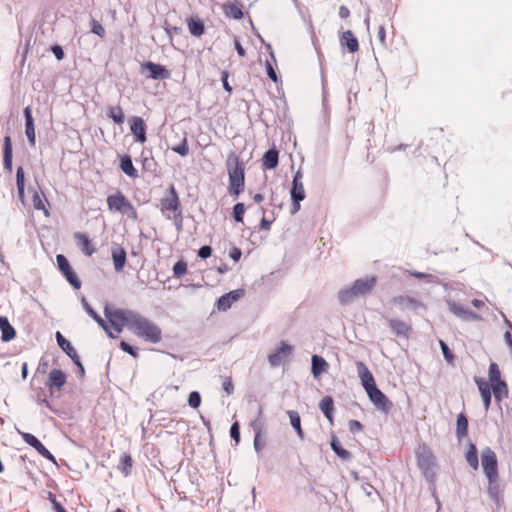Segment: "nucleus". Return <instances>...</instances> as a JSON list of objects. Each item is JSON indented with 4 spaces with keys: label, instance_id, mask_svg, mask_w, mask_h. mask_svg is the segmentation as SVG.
Wrapping results in <instances>:
<instances>
[{
    "label": "nucleus",
    "instance_id": "obj_28",
    "mask_svg": "<svg viewBox=\"0 0 512 512\" xmlns=\"http://www.w3.org/2000/svg\"><path fill=\"white\" fill-rule=\"evenodd\" d=\"M75 238L78 240V245L85 255L91 256L95 252V249L93 248L91 241L86 234L76 233Z\"/></svg>",
    "mask_w": 512,
    "mask_h": 512
},
{
    "label": "nucleus",
    "instance_id": "obj_6",
    "mask_svg": "<svg viewBox=\"0 0 512 512\" xmlns=\"http://www.w3.org/2000/svg\"><path fill=\"white\" fill-rule=\"evenodd\" d=\"M449 311L463 321H481L482 317L476 312L465 308L463 305L452 300H446Z\"/></svg>",
    "mask_w": 512,
    "mask_h": 512
},
{
    "label": "nucleus",
    "instance_id": "obj_37",
    "mask_svg": "<svg viewBox=\"0 0 512 512\" xmlns=\"http://www.w3.org/2000/svg\"><path fill=\"white\" fill-rule=\"evenodd\" d=\"M223 9H224L225 15L228 17H231L236 20L243 18L242 9L234 3L229 2V3L224 4Z\"/></svg>",
    "mask_w": 512,
    "mask_h": 512
},
{
    "label": "nucleus",
    "instance_id": "obj_1",
    "mask_svg": "<svg viewBox=\"0 0 512 512\" xmlns=\"http://www.w3.org/2000/svg\"><path fill=\"white\" fill-rule=\"evenodd\" d=\"M122 319L127 321V329L138 338L156 344L162 339L160 327L144 315L131 310V313H120Z\"/></svg>",
    "mask_w": 512,
    "mask_h": 512
},
{
    "label": "nucleus",
    "instance_id": "obj_3",
    "mask_svg": "<svg viewBox=\"0 0 512 512\" xmlns=\"http://www.w3.org/2000/svg\"><path fill=\"white\" fill-rule=\"evenodd\" d=\"M376 276L357 279L350 287L342 288L338 292V299L341 304L352 303L356 298L368 295L376 284Z\"/></svg>",
    "mask_w": 512,
    "mask_h": 512
},
{
    "label": "nucleus",
    "instance_id": "obj_8",
    "mask_svg": "<svg viewBox=\"0 0 512 512\" xmlns=\"http://www.w3.org/2000/svg\"><path fill=\"white\" fill-rule=\"evenodd\" d=\"M56 261L59 270L65 276L66 280L70 283V285L74 289H79L81 287V281L79 280L75 272L72 270L67 258L64 255L59 254L56 257Z\"/></svg>",
    "mask_w": 512,
    "mask_h": 512
},
{
    "label": "nucleus",
    "instance_id": "obj_58",
    "mask_svg": "<svg viewBox=\"0 0 512 512\" xmlns=\"http://www.w3.org/2000/svg\"><path fill=\"white\" fill-rule=\"evenodd\" d=\"M212 254V248L208 245H204L202 247H200V249L198 250V256L202 259H207L211 256Z\"/></svg>",
    "mask_w": 512,
    "mask_h": 512
},
{
    "label": "nucleus",
    "instance_id": "obj_11",
    "mask_svg": "<svg viewBox=\"0 0 512 512\" xmlns=\"http://www.w3.org/2000/svg\"><path fill=\"white\" fill-rule=\"evenodd\" d=\"M19 434L22 436V439L31 447H33L42 457L46 458L47 460L52 461L53 463L56 462L55 457L53 454L39 441V439L34 436L33 434L27 433V432H21L18 431Z\"/></svg>",
    "mask_w": 512,
    "mask_h": 512
},
{
    "label": "nucleus",
    "instance_id": "obj_60",
    "mask_svg": "<svg viewBox=\"0 0 512 512\" xmlns=\"http://www.w3.org/2000/svg\"><path fill=\"white\" fill-rule=\"evenodd\" d=\"M265 446V441L262 440V435H255L254 437V448L257 452H260Z\"/></svg>",
    "mask_w": 512,
    "mask_h": 512
},
{
    "label": "nucleus",
    "instance_id": "obj_48",
    "mask_svg": "<svg viewBox=\"0 0 512 512\" xmlns=\"http://www.w3.org/2000/svg\"><path fill=\"white\" fill-rule=\"evenodd\" d=\"M187 264L180 260L173 266V275L175 278H181L186 274Z\"/></svg>",
    "mask_w": 512,
    "mask_h": 512
},
{
    "label": "nucleus",
    "instance_id": "obj_2",
    "mask_svg": "<svg viewBox=\"0 0 512 512\" xmlns=\"http://www.w3.org/2000/svg\"><path fill=\"white\" fill-rule=\"evenodd\" d=\"M417 466L422 472L423 477L429 483V490L432 496L438 501L436 496L437 481V463L431 449L426 444L418 445L416 449Z\"/></svg>",
    "mask_w": 512,
    "mask_h": 512
},
{
    "label": "nucleus",
    "instance_id": "obj_50",
    "mask_svg": "<svg viewBox=\"0 0 512 512\" xmlns=\"http://www.w3.org/2000/svg\"><path fill=\"white\" fill-rule=\"evenodd\" d=\"M175 153H178L181 156H186L189 153V146L187 142V137L184 136L181 143L177 146L171 148Z\"/></svg>",
    "mask_w": 512,
    "mask_h": 512
},
{
    "label": "nucleus",
    "instance_id": "obj_43",
    "mask_svg": "<svg viewBox=\"0 0 512 512\" xmlns=\"http://www.w3.org/2000/svg\"><path fill=\"white\" fill-rule=\"evenodd\" d=\"M290 194L291 198L304 200L306 195L303 182H292Z\"/></svg>",
    "mask_w": 512,
    "mask_h": 512
},
{
    "label": "nucleus",
    "instance_id": "obj_20",
    "mask_svg": "<svg viewBox=\"0 0 512 512\" xmlns=\"http://www.w3.org/2000/svg\"><path fill=\"white\" fill-rule=\"evenodd\" d=\"M111 256L115 271L121 272L126 264V251L121 246L114 245L111 249Z\"/></svg>",
    "mask_w": 512,
    "mask_h": 512
},
{
    "label": "nucleus",
    "instance_id": "obj_9",
    "mask_svg": "<svg viewBox=\"0 0 512 512\" xmlns=\"http://www.w3.org/2000/svg\"><path fill=\"white\" fill-rule=\"evenodd\" d=\"M367 395L370 399V401L374 404V406L384 412L388 413L392 407V403L388 400L386 395L378 389V387H370V390H368Z\"/></svg>",
    "mask_w": 512,
    "mask_h": 512
},
{
    "label": "nucleus",
    "instance_id": "obj_14",
    "mask_svg": "<svg viewBox=\"0 0 512 512\" xmlns=\"http://www.w3.org/2000/svg\"><path fill=\"white\" fill-rule=\"evenodd\" d=\"M66 383V374L60 369H52L46 382L51 394L59 391Z\"/></svg>",
    "mask_w": 512,
    "mask_h": 512
},
{
    "label": "nucleus",
    "instance_id": "obj_27",
    "mask_svg": "<svg viewBox=\"0 0 512 512\" xmlns=\"http://www.w3.org/2000/svg\"><path fill=\"white\" fill-rule=\"evenodd\" d=\"M319 408L330 423L333 421L334 403L331 396H325L319 403Z\"/></svg>",
    "mask_w": 512,
    "mask_h": 512
},
{
    "label": "nucleus",
    "instance_id": "obj_64",
    "mask_svg": "<svg viewBox=\"0 0 512 512\" xmlns=\"http://www.w3.org/2000/svg\"><path fill=\"white\" fill-rule=\"evenodd\" d=\"M229 256L233 261L238 262L242 256V252L239 248L233 247L230 250Z\"/></svg>",
    "mask_w": 512,
    "mask_h": 512
},
{
    "label": "nucleus",
    "instance_id": "obj_55",
    "mask_svg": "<svg viewBox=\"0 0 512 512\" xmlns=\"http://www.w3.org/2000/svg\"><path fill=\"white\" fill-rule=\"evenodd\" d=\"M120 348L130 354L131 356H133L134 358H136L138 356V352H137V349L133 346H131L128 342L126 341H121L120 343Z\"/></svg>",
    "mask_w": 512,
    "mask_h": 512
},
{
    "label": "nucleus",
    "instance_id": "obj_38",
    "mask_svg": "<svg viewBox=\"0 0 512 512\" xmlns=\"http://www.w3.org/2000/svg\"><path fill=\"white\" fill-rule=\"evenodd\" d=\"M16 185L19 199L24 202L25 175L22 167H18L16 171Z\"/></svg>",
    "mask_w": 512,
    "mask_h": 512
},
{
    "label": "nucleus",
    "instance_id": "obj_18",
    "mask_svg": "<svg viewBox=\"0 0 512 512\" xmlns=\"http://www.w3.org/2000/svg\"><path fill=\"white\" fill-rule=\"evenodd\" d=\"M358 376L361 380V384L367 392L370 390V387H376L374 377L368 367L362 362L358 361L356 363Z\"/></svg>",
    "mask_w": 512,
    "mask_h": 512
},
{
    "label": "nucleus",
    "instance_id": "obj_46",
    "mask_svg": "<svg viewBox=\"0 0 512 512\" xmlns=\"http://www.w3.org/2000/svg\"><path fill=\"white\" fill-rule=\"evenodd\" d=\"M489 381L492 384H495L497 382H503L501 380V373L498 365L494 362H492L489 366Z\"/></svg>",
    "mask_w": 512,
    "mask_h": 512
},
{
    "label": "nucleus",
    "instance_id": "obj_51",
    "mask_svg": "<svg viewBox=\"0 0 512 512\" xmlns=\"http://www.w3.org/2000/svg\"><path fill=\"white\" fill-rule=\"evenodd\" d=\"M32 202L33 207L36 210H44L47 213V210L45 209L44 200L37 191H34L33 193Z\"/></svg>",
    "mask_w": 512,
    "mask_h": 512
},
{
    "label": "nucleus",
    "instance_id": "obj_56",
    "mask_svg": "<svg viewBox=\"0 0 512 512\" xmlns=\"http://www.w3.org/2000/svg\"><path fill=\"white\" fill-rule=\"evenodd\" d=\"M410 274L418 279H427L429 282H435L437 277L432 274H426L418 271H412Z\"/></svg>",
    "mask_w": 512,
    "mask_h": 512
},
{
    "label": "nucleus",
    "instance_id": "obj_59",
    "mask_svg": "<svg viewBox=\"0 0 512 512\" xmlns=\"http://www.w3.org/2000/svg\"><path fill=\"white\" fill-rule=\"evenodd\" d=\"M223 390L228 394L231 395L234 392V385L232 383V380L230 377H226L222 383Z\"/></svg>",
    "mask_w": 512,
    "mask_h": 512
},
{
    "label": "nucleus",
    "instance_id": "obj_24",
    "mask_svg": "<svg viewBox=\"0 0 512 512\" xmlns=\"http://www.w3.org/2000/svg\"><path fill=\"white\" fill-rule=\"evenodd\" d=\"M279 162V152L275 148L267 150L262 158L263 166L266 169H274L277 167Z\"/></svg>",
    "mask_w": 512,
    "mask_h": 512
},
{
    "label": "nucleus",
    "instance_id": "obj_42",
    "mask_svg": "<svg viewBox=\"0 0 512 512\" xmlns=\"http://www.w3.org/2000/svg\"><path fill=\"white\" fill-rule=\"evenodd\" d=\"M474 381L478 386L482 398L491 395V383H488L480 377H475Z\"/></svg>",
    "mask_w": 512,
    "mask_h": 512
},
{
    "label": "nucleus",
    "instance_id": "obj_62",
    "mask_svg": "<svg viewBox=\"0 0 512 512\" xmlns=\"http://www.w3.org/2000/svg\"><path fill=\"white\" fill-rule=\"evenodd\" d=\"M51 51L53 52L57 60H62L64 58V51L61 46L54 45L52 46Z\"/></svg>",
    "mask_w": 512,
    "mask_h": 512
},
{
    "label": "nucleus",
    "instance_id": "obj_30",
    "mask_svg": "<svg viewBox=\"0 0 512 512\" xmlns=\"http://www.w3.org/2000/svg\"><path fill=\"white\" fill-rule=\"evenodd\" d=\"M121 170L129 177L135 178L138 176V172L135 169L132 159L129 155H124L120 161Z\"/></svg>",
    "mask_w": 512,
    "mask_h": 512
},
{
    "label": "nucleus",
    "instance_id": "obj_33",
    "mask_svg": "<svg viewBox=\"0 0 512 512\" xmlns=\"http://www.w3.org/2000/svg\"><path fill=\"white\" fill-rule=\"evenodd\" d=\"M342 44L346 45L349 52L354 53L359 49V43L350 30L343 33Z\"/></svg>",
    "mask_w": 512,
    "mask_h": 512
},
{
    "label": "nucleus",
    "instance_id": "obj_12",
    "mask_svg": "<svg viewBox=\"0 0 512 512\" xmlns=\"http://www.w3.org/2000/svg\"><path fill=\"white\" fill-rule=\"evenodd\" d=\"M120 313H131V310L129 309H116V310H110L108 307H105L104 314L105 317L109 320L111 323V326L115 329L117 333L122 332L123 325L127 327V321L122 319V316Z\"/></svg>",
    "mask_w": 512,
    "mask_h": 512
},
{
    "label": "nucleus",
    "instance_id": "obj_44",
    "mask_svg": "<svg viewBox=\"0 0 512 512\" xmlns=\"http://www.w3.org/2000/svg\"><path fill=\"white\" fill-rule=\"evenodd\" d=\"M261 416H262V408H261V406H259L258 407V417L255 420H253L250 424L255 435H262V432H263L264 422H263Z\"/></svg>",
    "mask_w": 512,
    "mask_h": 512
},
{
    "label": "nucleus",
    "instance_id": "obj_54",
    "mask_svg": "<svg viewBox=\"0 0 512 512\" xmlns=\"http://www.w3.org/2000/svg\"><path fill=\"white\" fill-rule=\"evenodd\" d=\"M230 436L236 442V444L240 441V426L238 422H234L230 427Z\"/></svg>",
    "mask_w": 512,
    "mask_h": 512
},
{
    "label": "nucleus",
    "instance_id": "obj_23",
    "mask_svg": "<svg viewBox=\"0 0 512 512\" xmlns=\"http://www.w3.org/2000/svg\"><path fill=\"white\" fill-rule=\"evenodd\" d=\"M12 142L10 136H5L3 141V164L9 172L12 171Z\"/></svg>",
    "mask_w": 512,
    "mask_h": 512
},
{
    "label": "nucleus",
    "instance_id": "obj_31",
    "mask_svg": "<svg viewBox=\"0 0 512 512\" xmlns=\"http://www.w3.org/2000/svg\"><path fill=\"white\" fill-rule=\"evenodd\" d=\"M389 326L397 336H407L410 330V327L405 322L398 319H391Z\"/></svg>",
    "mask_w": 512,
    "mask_h": 512
},
{
    "label": "nucleus",
    "instance_id": "obj_5",
    "mask_svg": "<svg viewBox=\"0 0 512 512\" xmlns=\"http://www.w3.org/2000/svg\"><path fill=\"white\" fill-rule=\"evenodd\" d=\"M107 205L111 211L123 213L131 219L137 218L135 208L120 191L107 197Z\"/></svg>",
    "mask_w": 512,
    "mask_h": 512
},
{
    "label": "nucleus",
    "instance_id": "obj_17",
    "mask_svg": "<svg viewBox=\"0 0 512 512\" xmlns=\"http://www.w3.org/2000/svg\"><path fill=\"white\" fill-rule=\"evenodd\" d=\"M130 130L137 142H146V126L142 118L137 116L132 117L130 119Z\"/></svg>",
    "mask_w": 512,
    "mask_h": 512
},
{
    "label": "nucleus",
    "instance_id": "obj_21",
    "mask_svg": "<svg viewBox=\"0 0 512 512\" xmlns=\"http://www.w3.org/2000/svg\"><path fill=\"white\" fill-rule=\"evenodd\" d=\"M393 301L398 304L401 309L417 310L424 308V305L419 300L409 296H399L394 298Z\"/></svg>",
    "mask_w": 512,
    "mask_h": 512
},
{
    "label": "nucleus",
    "instance_id": "obj_7",
    "mask_svg": "<svg viewBox=\"0 0 512 512\" xmlns=\"http://www.w3.org/2000/svg\"><path fill=\"white\" fill-rule=\"evenodd\" d=\"M482 467L488 479L498 478L496 454L488 447L482 451Z\"/></svg>",
    "mask_w": 512,
    "mask_h": 512
},
{
    "label": "nucleus",
    "instance_id": "obj_45",
    "mask_svg": "<svg viewBox=\"0 0 512 512\" xmlns=\"http://www.w3.org/2000/svg\"><path fill=\"white\" fill-rule=\"evenodd\" d=\"M132 458L129 454H124L120 460V464L118 468L121 470V472L128 476L130 474V469L132 467Z\"/></svg>",
    "mask_w": 512,
    "mask_h": 512
},
{
    "label": "nucleus",
    "instance_id": "obj_29",
    "mask_svg": "<svg viewBox=\"0 0 512 512\" xmlns=\"http://www.w3.org/2000/svg\"><path fill=\"white\" fill-rule=\"evenodd\" d=\"M330 445H331V449L333 450V452L339 458H341L342 460H350L351 459V457H352L351 453L342 447L340 441L338 440V438L336 436H332Z\"/></svg>",
    "mask_w": 512,
    "mask_h": 512
},
{
    "label": "nucleus",
    "instance_id": "obj_19",
    "mask_svg": "<svg viewBox=\"0 0 512 512\" xmlns=\"http://www.w3.org/2000/svg\"><path fill=\"white\" fill-rule=\"evenodd\" d=\"M24 117H25V134L28 138V141L31 146H35L36 143V135H35V126L34 120L32 116V110L30 106H27L24 109Z\"/></svg>",
    "mask_w": 512,
    "mask_h": 512
},
{
    "label": "nucleus",
    "instance_id": "obj_22",
    "mask_svg": "<svg viewBox=\"0 0 512 512\" xmlns=\"http://www.w3.org/2000/svg\"><path fill=\"white\" fill-rule=\"evenodd\" d=\"M0 330L2 332L1 340L9 342L14 339L16 332L13 326L9 323L7 317L0 316Z\"/></svg>",
    "mask_w": 512,
    "mask_h": 512
},
{
    "label": "nucleus",
    "instance_id": "obj_13",
    "mask_svg": "<svg viewBox=\"0 0 512 512\" xmlns=\"http://www.w3.org/2000/svg\"><path fill=\"white\" fill-rule=\"evenodd\" d=\"M293 347L282 341L280 347L268 355V361L271 367H279L283 361L292 353Z\"/></svg>",
    "mask_w": 512,
    "mask_h": 512
},
{
    "label": "nucleus",
    "instance_id": "obj_25",
    "mask_svg": "<svg viewBox=\"0 0 512 512\" xmlns=\"http://www.w3.org/2000/svg\"><path fill=\"white\" fill-rule=\"evenodd\" d=\"M328 369V363L326 360L318 355L312 356V375L314 378H318L322 373L326 372Z\"/></svg>",
    "mask_w": 512,
    "mask_h": 512
},
{
    "label": "nucleus",
    "instance_id": "obj_34",
    "mask_svg": "<svg viewBox=\"0 0 512 512\" xmlns=\"http://www.w3.org/2000/svg\"><path fill=\"white\" fill-rule=\"evenodd\" d=\"M81 303L84 310L98 323V325L103 330H107V323L101 318L99 314L96 313V311L89 305L84 297L82 298Z\"/></svg>",
    "mask_w": 512,
    "mask_h": 512
},
{
    "label": "nucleus",
    "instance_id": "obj_63",
    "mask_svg": "<svg viewBox=\"0 0 512 512\" xmlns=\"http://www.w3.org/2000/svg\"><path fill=\"white\" fill-rule=\"evenodd\" d=\"M171 219L174 220V224L178 231L182 230V213L181 211H178V213H175L173 216H171Z\"/></svg>",
    "mask_w": 512,
    "mask_h": 512
},
{
    "label": "nucleus",
    "instance_id": "obj_36",
    "mask_svg": "<svg viewBox=\"0 0 512 512\" xmlns=\"http://www.w3.org/2000/svg\"><path fill=\"white\" fill-rule=\"evenodd\" d=\"M189 32L196 37L204 33V24L200 19L189 18L187 20Z\"/></svg>",
    "mask_w": 512,
    "mask_h": 512
},
{
    "label": "nucleus",
    "instance_id": "obj_10",
    "mask_svg": "<svg viewBox=\"0 0 512 512\" xmlns=\"http://www.w3.org/2000/svg\"><path fill=\"white\" fill-rule=\"evenodd\" d=\"M161 205L162 213L167 219H171V215L169 214L170 211L174 214L181 211L179 197L174 186L170 187V195L162 199Z\"/></svg>",
    "mask_w": 512,
    "mask_h": 512
},
{
    "label": "nucleus",
    "instance_id": "obj_39",
    "mask_svg": "<svg viewBox=\"0 0 512 512\" xmlns=\"http://www.w3.org/2000/svg\"><path fill=\"white\" fill-rule=\"evenodd\" d=\"M492 390L496 401H501L502 397L508 396V388L505 382H497L492 384Z\"/></svg>",
    "mask_w": 512,
    "mask_h": 512
},
{
    "label": "nucleus",
    "instance_id": "obj_26",
    "mask_svg": "<svg viewBox=\"0 0 512 512\" xmlns=\"http://www.w3.org/2000/svg\"><path fill=\"white\" fill-rule=\"evenodd\" d=\"M56 340L59 347L71 358H77L78 354L71 343L60 333L56 332Z\"/></svg>",
    "mask_w": 512,
    "mask_h": 512
},
{
    "label": "nucleus",
    "instance_id": "obj_57",
    "mask_svg": "<svg viewBox=\"0 0 512 512\" xmlns=\"http://www.w3.org/2000/svg\"><path fill=\"white\" fill-rule=\"evenodd\" d=\"M92 33L100 36V37H103L105 35V29L103 28V26L96 20H92V29H91Z\"/></svg>",
    "mask_w": 512,
    "mask_h": 512
},
{
    "label": "nucleus",
    "instance_id": "obj_47",
    "mask_svg": "<svg viewBox=\"0 0 512 512\" xmlns=\"http://www.w3.org/2000/svg\"><path fill=\"white\" fill-rule=\"evenodd\" d=\"M497 479L498 478L488 479L489 485H488L487 492H488L489 497L494 501L499 500V486L497 484Z\"/></svg>",
    "mask_w": 512,
    "mask_h": 512
},
{
    "label": "nucleus",
    "instance_id": "obj_40",
    "mask_svg": "<svg viewBox=\"0 0 512 512\" xmlns=\"http://www.w3.org/2000/svg\"><path fill=\"white\" fill-rule=\"evenodd\" d=\"M466 460L468 464L473 468H478V454L476 446L473 443H469V449L466 453Z\"/></svg>",
    "mask_w": 512,
    "mask_h": 512
},
{
    "label": "nucleus",
    "instance_id": "obj_53",
    "mask_svg": "<svg viewBox=\"0 0 512 512\" xmlns=\"http://www.w3.org/2000/svg\"><path fill=\"white\" fill-rule=\"evenodd\" d=\"M440 347L445 360L449 363H452L454 356L451 350L449 349L448 345L444 341L440 340Z\"/></svg>",
    "mask_w": 512,
    "mask_h": 512
},
{
    "label": "nucleus",
    "instance_id": "obj_4",
    "mask_svg": "<svg viewBox=\"0 0 512 512\" xmlns=\"http://www.w3.org/2000/svg\"><path fill=\"white\" fill-rule=\"evenodd\" d=\"M227 170L229 176V194L237 199L245 188L244 164L239 161L238 157H229Z\"/></svg>",
    "mask_w": 512,
    "mask_h": 512
},
{
    "label": "nucleus",
    "instance_id": "obj_41",
    "mask_svg": "<svg viewBox=\"0 0 512 512\" xmlns=\"http://www.w3.org/2000/svg\"><path fill=\"white\" fill-rule=\"evenodd\" d=\"M108 116L117 124H123L125 120L124 112L120 106L109 108Z\"/></svg>",
    "mask_w": 512,
    "mask_h": 512
},
{
    "label": "nucleus",
    "instance_id": "obj_32",
    "mask_svg": "<svg viewBox=\"0 0 512 512\" xmlns=\"http://www.w3.org/2000/svg\"><path fill=\"white\" fill-rule=\"evenodd\" d=\"M468 434V419L464 413L457 416L456 435L459 439L466 437Z\"/></svg>",
    "mask_w": 512,
    "mask_h": 512
},
{
    "label": "nucleus",
    "instance_id": "obj_35",
    "mask_svg": "<svg viewBox=\"0 0 512 512\" xmlns=\"http://www.w3.org/2000/svg\"><path fill=\"white\" fill-rule=\"evenodd\" d=\"M288 416H289V419H290V424L291 426L295 429L297 435L299 436L300 439H303L304 438V433H303V430L301 428V418H300V415L297 411H293V410H289L288 412Z\"/></svg>",
    "mask_w": 512,
    "mask_h": 512
},
{
    "label": "nucleus",
    "instance_id": "obj_52",
    "mask_svg": "<svg viewBox=\"0 0 512 512\" xmlns=\"http://www.w3.org/2000/svg\"><path fill=\"white\" fill-rule=\"evenodd\" d=\"M188 404L192 408H198L201 404V395L197 391H192L189 394Z\"/></svg>",
    "mask_w": 512,
    "mask_h": 512
},
{
    "label": "nucleus",
    "instance_id": "obj_49",
    "mask_svg": "<svg viewBox=\"0 0 512 512\" xmlns=\"http://www.w3.org/2000/svg\"><path fill=\"white\" fill-rule=\"evenodd\" d=\"M245 212V206L243 203H236L233 207V218L236 222H243V215Z\"/></svg>",
    "mask_w": 512,
    "mask_h": 512
},
{
    "label": "nucleus",
    "instance_id": "obj_61",
    "mask_svg": "<svg viewBox=\"0 0 512 512\" xmlns=\"http://www.w3.org/2000/svg\"><path fill=\"white\" fill-rule=\"evenodd\" d=\"M348 427L352 433L361 431L363 428L362 424L357 420H350L348 423Z\"/></svg>",
    "mask_w": 512,
    "mask_h": 512
},
{
    "label": "nucleus",
    "instance_id": "obj_16",
    "mask_svg": "<svg viewBox=\"0 0 512 512\" xmlns=\"http://www.w3.org/2000/svg\"><path fill=\"white\" fill-rule=\"evenodd\" d=\"M143 69L149 72L148 77L154 80H165L170 77V72L164 66L153 62H146Z\"/></svg>",
    "mask_w": 512,
    "mask_h": 512
},
{
    "label": "nucleus",
    "instance_id": "obj_15",
    "mask_svg": "<svg viewBox=\"0 0 512 512\" xmlns=\"http://www.w3.org/2000/svg\"><path fill=\"white\" fill-rule=\"evenodd\" d=\"M242 296H244L243 289H236L222 295L217 301V309L219 311H227Z\"/></svg>",
    "mask_w": 512,
    "mask_h": 512
}]
</instances>
